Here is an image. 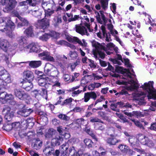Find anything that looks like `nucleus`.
<instances>
[{
  "label": "nucleus",
  "instance_id": "59",
  "mask_svg": "<svg viewBox=\"0 0 156 156\" xmlns=\"http://www.w3.org/2000/svg\"><path fill=\"white\" fill-rule=\"evenodd\" d=\"M73 42H75L77 43L80 45L83 46V44L81 42V41L77 37H74L73 38Z\"/></svg>",
  "mask_w": 156,
  "mask_h": 156
},
{
  "label": "nucleus",
  "instance_id": "27",
  "mask_svg": "<svg viewBox=\"0 0 156 156\" xmlns=\"http://www.w3.org/2000/svg\"><path fill=\"white\" fill-rule=\"evenodd\" d=\"M29 62V66L31 68H36L40 66L41 64L40 61H32L30 62H23L21 63H27Z\"/></svg>",
  "mask_w": 156,
  "mask_h": 156
},
{
  "label": "nucleus",
  "instance_id": "56",
  "mask_svg": "<svg viewBox=\"0 0 156 156\" xmlns=\"http://www.w3.org/2000/svg\"><path fill=\"white\" fill-rule=\"evenodd\" d=\"M128 94L127 91L125 89H122L118 93H116L115 95L116 96L119 94V96L120 95H126Z\"/></svg>",
  "mask_w": 156,
  "mask_h": 156
},
{
  "label": "nucleus",
  "instance_id": "11",
  "mask_svg": "<svg viewBox=\"0 0 156 156\" xmlns=\"http://www.w3.org/2000/svg\"><path fill=\"white\" fill-rule=\"evenodd\" d=\"M38 56L40 57H43V59L47 61L54 62L55 61L54 57L50 55V52L47 51H43L39 53Z\"/></svg>",
  "mask_w": 156,
  "mask_h": 156
},
{
  "label": "nucleus",
  "instance_id": "60",
  "mask_svg": "<svg viewBox=\"0 0 156 156\" xmlns=\"http://www.w3.org/2000/svg\"><path fill=\"white\" fill-rule=\"evenodd\" d=\"M39 90L37 89L34 90L32 91L31 92V94L33 97H34L36 98H37V96H38L39 94Z\"/></svg>",
  "mask_w": 156,
  "mask_h": 156
},
{
  "label": "nucleus",
  "instance_id": "48",
  "mask_svg": "<svg viewBox=\"0 0 156 156\" xmlns=\"http://www.w3.org/2000/svg\"><path fill=\"white\" fill-rule=\"evenodd\" d=\"M132 121L134 122L135 125L139 127L140 129H144V127L143 125L138 120L136 121L135 119H133L131 120Z\"/></svg>",
  "mask_w": 156,
  "mask_h": 156
},
{
  "label": "nucleus",
  "instance_id": "37",
  "mask_svg": "<svg viewBox=\"0 0 156 156\" xmlns=\"http://www.w3.org/2000/svg\"><path fill=\"white\" fill-rule=\"evenodd\" d=\"M10 105L16 106V108H20L23 107V105L21 102H18L13 99L11 100L9 102Z\"/></svg>",
  "mask_w": 156,
  "mask_h": 156
},
{
  "label": "nucleus",
  "instance_id": "38",
  "mask_svg": "<svg viewBox=\"0 0 156 156\" xmlns=\"http://www.w3.org/2000/svg\"><path fill=\"white\" fill-rule=\"evenodd\" d=\"M44 12H45L44 17H50L51 15L55 12V10H53L51 9V10L49 8H48L47 9H44Z\"/></svg>",
  "mask_w": 156,
  "mask_h": 156
},
{
  "label": "nucleus",
  "instance_id": "44",
  "mask_svg": "<svg viewBox=\"0 0 156 156\" xmlns=\"http://www.w3.org/2000/svg\"><path fill=\"white\" fill-rule=\"evenodd\" d=\"M50 37H53L56 39H57L59 38V34L55 31H52L49 34Z\"/></svg>",
  "mask_w": 156,
  "mask_h": 156
},
{
  "label": "nucleus",
  "instance_id": "29",
  "mask_svg": "<svg viewBox=\"0 0 156 156\" xmlns=\"http://www.w3.org/2000/svg\"><path fill=\"white\" fill-rule=\"evenodd\" d=\"M7 22L4 20V18L0 19V31L5 32L7 30Z\"/></svg>",
  "mask_w": 156,
  "mask_h": 156
},
{
  "label": "nucleus",
  "instance_id": "13",
  "mask_svg": "<svg viewBox=\"0 0 156 156\" xmlns=\"http://www.w3.org/2000/svg\"><path fill=\"white\" fill-rule=\"evenodd\" d=\"M63 140V138L57 133L55 136L54 138H52L51 142V145L52 147L59 146Z\"/></svg>",
  "mask_w": 156,
  "mask_h": 156
},
{
  "label": "nucleus",
  "instance_id": "1",
  "mask_svg": "<svg viewBox=\"0 0 156 156\" xmlns=\"http://www.w3.org/2000/svg\"><path fill=\"white\" fill-rule=\"evenodd\" d=\"M11 82L9 73L3 66H0V87L5 88Z\"/></svg>",
  "mask_w": 156,
  "mask_h": 156
},
{
  "label": "nucleus",
  "instance_id": "21",
  "mask_svg": "<svg viewBox=\"0 0 156 156\" xmlns=\"http://www.w3.org/2000/svg\"><path fill=\"white\" fill-rule=\"evenodd\" d=\"M128 140L131 146L133 147H140V145L139 143L137 142L135 137L131 136L129 138Z\"/></svg>",
  "mask_w": 156,
  "mask_h": 156
},
{
  "label": "nucleus",
  "instance_id": "62",
  "mask_svg": "<svg viewBox=\"0 0 156 156\" xmlns=\"http://www.w3.org/2000/svg\"><path fill=\"white\" fill-rule=\"evenodd\" d=\"M67 42L64 40H61L58 41H56L55 44L57 45H64L66 46Z\"/></svg>",
  "mask_w": 156,
  "mask_h": 156
},
{
  "label": "nucleus",
  "instance_id": "15",
  "mask_svg": "<svg viewBox=\"0 0 156 156\" xmlns=\"http://www.w3.org/2000/svg\"><path fill=\"white\" fill-rule=\"evenodd\" d=\"M23 77L29 82L33 81L34 78V73L32 71L28 70L24 71Z\"/></svg>",
  "mask_w": 156,
  "mask_h": 156
},
{
  "label": "nucleus",
  "instance_id": "14",
  "mask_svg": "<svg viewBox=\"0 0 156 156\" xmlns=\"http://www.w3.org/2000/svg\"><path fill=\"white\" fill-rule=\"evenodd\" d=\"M106 142L110 145H115L119 142L121 141L120 140H118L115 138V136L113 134L110 135V137L107 138Z\"/></svg>",
  "mask_w": 156,
  "mask_h": 156
},
{
  "label": "nucleus",
  "instance_id": "24",
  "mask_svg": "<svg viewBox=\"0 0 156 156\" xmlns=\"http://www.w3.org/2000/svg\"><path fill=\"white\" fill-rule=\"evenodd\" d=\"M24 33L28 37H32L34 36L33 27L30 26L24 31Z\"/></svg>",
  "mask_w": 156,
  "mask_h": 156
},
{
  "label": "nucleus",
  "instance_id": "19",
  "mask_svg": "<svg viewBox=\"0 0 156 156\" xmlns=\"http://www.w3.org/2000/svg\"><path fill=\"white\" fill-rule=\"evenodd\" d=\"M9 42L6 40L2 39L0 40V48L4 51L6 52L9 46Z\"/></svg>",
  "mask_w": 156,
  "mask_h": 156
},
{
  "label": "nucleus",
  "instance_id": "26",
  "mask_svg": "<svg viewBox=\"0 0 156 156\" xmlns=\"http://www.w3.org/2000/svg\"><path fill=\"white\" fill-rule=\"evenodd\" d=\"M44 77H40V79L38 80V83L39 86L44 87L46 85L47 83L50 81V78L46 76Z\"/></svg>",
  "mask_w": 156,
  "mask_h": 156
},
{
  "label": "nucleus",
  "instance_id": "49",
  "mask_svg": "<svg viewBox=\"0 0 156 156\" xmlns=\"http://www.w3.org/2000/svg\"><path fill=\"white\" fill-rule=\"evenodd\" d=\"M51 5V4L50 3L43 1L41 5L44 11V9H47L48 8H49Z\"/></svg>",
  "mask_w": 156,
  "mask_h": 156
},
{
  "label": "nucleus",
  "instance_id": "3",
  "mask_svg": "<svg viewBox=\"0 0 156 156\" xmlns=\"http://www.w3.org/2000/svg\"><path fill=\"white\" fill-rule=\"evenodd\" d=\"M44 73L47 75L53 77L57 76L58 74V71L55 67L50 63L46 64Z\"/></svg>",
  "mask_w": 156,
  "mask_h": 156
},
{
  "label": "nucleus",
  "instance_id": "41",
  "mask_svg": "<svg viewBox=\"0 0 156 156\" xmlns=\"http://www.w3.org/2000/svg\"><path fill=\"white\" fill-rule=\"evenodd\" d=\"M7 95V92L3 91L0 92V103L4 104V101Z\"/></svg>",
  "mask_w": 156,
  "mask_h": 156
},
{
  "label": "nucleus",
  "instance_id": "57",
  "mask_svg": "<svg viewBox=\"0 0 156 156\" xmlns=\"http://www.w3.org/2000/svg\"><path fill=\"white\" fill-rule=\"evenodd\" d=\"M42 145V142L40 141L39 143L37 144V142H36L34 145L33 147L34 149L37 150L39 149Z\"/></svg>",
  "mask_w": 156,
  "mask_h": 156
},
{
  "label": "nucleus",
  "instance_id": "64",
  "mask_svg": "<svg viewBox=\"0 0 156 156\" xmlns=\"http://www.w3.org/2000/svg\"><path fill=\"white\" fill-rule=\"evenodd\" d=\"M117 102L115 103L111 104L110 105V108L112 110L116 111L117 110Z\"/></svg>",
  "mask_w": 156,
  "mask_h": 156
},
{
  "label": "nucleus",
  "instance_id": "43",
  "mask_svg": "<svg viewBox=\"0 0 156 156\" xmlns=\"http://www.w3.org/2000/svg\"><path fill=\"white\" fill-rule=\"evenodd\" d=\"M57 116L61 120L65 121H69L70 119V117L69 116H67L66 114H60L59 115H58Z\"/></svg>",
  "mask_w": 156,
  "mask_h": 156
},
{
  "label": "nucleus",
  "instance_id": "12",
  "mask_svg": "<svg viewBox=\"0 0 156 156\" xmlns=\"http://www.w3.org/2000/svg\"><path fill=\"white\" fill-rule=\"evenodd\" d=\"M37 3V1L36 0H26L19 2L17 8L20 7L26 6L28 4L30 6H36Z\"/></svg>",
  "mask_w": 156,
  "mask_h": 156
},
{
  "label": "nucleus",
  "instance_id": "63",
  "mask_svg": "<svg viewBox=\"0 0 156 156\" xmlns=\"http://www.w3.org/2000/svg\"><path fill=\"white\" fill-rule=\"evenodd\" d=\"M12 125H10L8 124L4 125L3 127L4 129L7 131H9L12 129Z\"/></svg>",
  "mask_w": 156,
  "mask_h": 156
},
{
  "label": "nucleus",
  "instance_id": "50",
  "mask_svg": "<svg viewBox=\"0 0 156 156\" xmlns=\"http://www.w3.org/2000/svg\"><path fill=\"white\" fill-rule=\"evenodd\" d=\"M94 12L95 14L97 15L95 16V18H96L98 23L101 24H102L103 23V22L102 20H101L100 18V15L99 12L97 11H95Z\"/></svg>",
  "mask_w": 156,
  "mask_h": 156
},
{
  "label": "nucleus",
  "instance_id": "31",
  "mask_svg": "<svg viewBox=\"0 0 156 156\" xmlns=\"http://www.w3.org/2000/svg\"><path fill=\"white\" fill-rule=\"evenodd\" d=\"M105 44L104 43L100 44L98 43L97 44L95 43L93 44V46L95 47L97 51H101L100 50H103L106 51L107 49L104 46Z\"/></svg>",
  "mask_w": 156,
  "mask_h": 156
},
{
  "label": "nucleus",
  "instance_id": "18",
  "mask_svg": "<svg viewBox=\"0 0 156 156\" xmlns=\"http://www.w3.org/2000/svg\"><path fill=\"white\" fill-rule=\"evenodd\" d=\"M75 28L76 31L82 35H85V33L87 36L89 35V34L88 33L87 29L83 26L76 25Z\"/></svg>",
  "mask_w": 156,
  "mask_h": 156
},
{
  "label": "nucleus",
  "instance_id": "36",
  "mask_svg": "<svg viewBox=\"0 0 156 156\" xmlns=\"http://www.w3.org/2000/svg\"><path fill=\"white\" fill-rule=\"evenodd\" d=\"M118 148L120 149L122 152L125 153H127L129 150L128 146L122 144L118 146Z\"/></svg>",
  "mask_w": 156,
  "mask_h": 156
},
{
  "label": "nucleus",
  "instance_id": "2",
  "mask_svg": "<svg viewBox=\"0 0 156 156\" xmlns=\"http://www.w3.org/2000/svg\"><path fill=\"white\" fill-rule=\"evenodd\" d=\"M154 82L153 81H149L145 82L140 87V88L147 93V97L148 99H152V95L156 93L155 89L154 87Z\"/></svg>",
  "mask_w": 156,
  "mask_h": 156
},
{
  "label": "nucleus",
  "instance_id": "32",
  "mask_svg": "<svg viewBox=\"0 0 156 156\" xmlns=\"http://www.w3.org/2000/svg\"><path fill=\"white\" fill-rule=\"evenodd\" d=\"M83 142L85 145L89 149L94 147L95 145L94 143L89 138H85Z\"/></svg>",
  "mask_w": 156,
  "mask_h": 156
},
{
  "label": "nucleus",
  "instance_id": "28",
  "mask_svg": "<svg viewBox=\"0 0 156 156\" xmlns=\"http://www.w3.org/2000/svg\"><path fill=\"white\" fill-rule=\"evenodd\" d=\"M62 148L63 150H64V152L63 151V153L62 154L61 156H68V154H70L73 150H74L75 149L74 147L72 146L70 147L69 150V153H67V150L68 148V146L66 145L63 144L62 146Z\"/></svg>",
  "mask_w": 156,
  "mask_h": 156
},
{
  "label": "nucleus",
  "instance_id": "51",
  "mask_svg": "<svg viewBox=\"0 0 156 156\" xmlns=\"http://www.w3.org/2000/svg\"><path fill=\"white\" fill-rule=\"evenodd\" d=\"M18 41L20 44L22 45L26 42V39L25 37L22 36L18 38Z\"/></svg>",
  "mask_w": 156,
  "mask_h": 156
},
{
  "label": "nucleus",
  "instance_id": "7",
  "mask_svg": "<svg viewBox=\"0 0 156 156\" xmlns=\"http://www.w3.org/2000/svg\"><path fill=\"white\" fill-rule=\"evenodd\" d=\"M15 96L21 100L27 99L30 97L29 95L21 89H15L14 90Z\"/></svg>",
  "mask_w": 156,
  "mask_h": 156
},
{
  "label": "nucleus",
  "instance_id": "33",
  "mask_svg": "<svg viewBox=\"0 0 156 156\" xmlns=\"http://www.w3.org/2000/svg\"><path fill=\"white\" fill-rule=\"evenodd\" d=\"M85 130L93 139H94L96 141H98V139L97 138L96 136L94 134L93 132L90 130V128L88 129L86 126L85 128Z\"/></svg>",
  "mask_w": 156,
  "mask_h": 156
},
{
  "label": "nucleus",
  "instance_id": "6",
  "mask_svg": "<svg viewBox=\"0 0 156 156\" xmlns=\"http://www.w3.org/2000/svg\"><path fill=\"white\" fill-rule=\"evenodd\" d=\"M101 18L102 19L103 23L104 25L101 26V29L102 30V34L103 37L104 38L106 37V41L107 42H109L110 41H111L112 39L109 40V38H111L110 33L108 32L107 33H106L105 25L107 23V20L105 15L103 14L101 15Z\"/></svg>",
  "mask_w": 156,
  "mask_h": 156
},
{
  "label": "nucleus",
  "instance_id": "39",
  "mask_svg": "<svg viewBox=\"0 0 156 156\" xmlns=\"http://www.w3.org/2000/svg\"><path fill=\"white\" fill-rule=\"evenodd\" d=\"M100 3L101 7L105 11L108 8V0H102Z\"/></svg>",
  "mask_w": 156,
  "mask_h": 156
},
{
  "label": "nucleus",
  "instance_id": "53",
  "mask_svg": "<svg viewBox=\"0 0 156 156\" xmlns=\"http://www.w3.org/2000/svg\"><path fill=\"white\" fill-rule=\"evenodd\" d=\"M39 94L42 96L44 98H47V91L46 89L42 88L41 89V91L40 93Z\"/></svg>",
  "mask_w": 156,
  "mask_h": 156
},
{
  "label": "nucleus",
  "instance_id": "4",
  "mask_svg": "<svg viewBox=\"0 0 156 156\" xmlns=\"http://www.w3.org/2000/svg\"><path fill=\"white\" fill-rule=\"evenodd\" d=\"M50 21V19L44 17L42 19L38 20L35 23L34 26L37 29L44 30L49 27Z\"/></svg>",
  "mask_w": 156,
  "mask_h": 156
},
{
  "label": "nucleus",
  "instance_id": "8",
  "mask_svg": "<svg viewBox=\"0 0 156 156\" xmlns=\"http://www.w3.org/2000/svg\"><path fill=\"white\" fill-rule=\"evenodd\" d=\"M11 108L8 106H5L2 112L3 114H5L4 118L7 122H10L12 121L14 116V113L12 112H10Z\"/></svg>",
  "mask_w": 156,
  "mask_h": 156
},
{
  "label": "nucleus",
  "instance_id": "5",
  "mask_svg": "<svg viewBox=\"0 0 156 156\" xmlns=\"http://www.w3.org/2000/svg\"><path fill=\"white\" fill-rule=\"evenodd\" d=\"M137 139L141 144L151 147L154 145L153 141L141 133L137 134Z\"/></svg>",
  "mask_w": 156,
  "mask_h": 156
},
{
  "label": "nucleus",
  "instance_id": "54",
  "mask_svg": "<svg viewBox=\"0 0 156 156\" xmlns=\"http://www.w3.org/2000/svg\"><path fill=\"white\" fill-rule=\"evenodd\" d=\"M144 115L140 112L133 111V116H136L137 118L143 117Z\"/></svg>",
  "mask_w": 156,
  "mask_h": 156
},
{
  "label": "nucleus",
  "instance_id": "45",
  "mask_svg": "<svg viewBox=\"0 0 156 156\" xmlns=\"http://www.w3.org/2000/svg\"><path fill=\"white\" fill-rule=\"evenodd\" d=\"M50 38L49 34L45 33L39 37L40 40L43 41H47Z\"/></svg>",
  "mask_w": 156,
  "mask_h": 156
},
{
  "label": "nucleus",
  "instance_id": "46",
  "mask_svg": "<svg viewBox=\"0 0 156 156\" xmlns=\"http://www.w3.org/2000/svg\"><path fill=\"white\" fill-rule=\"evenodd\" d=\"M29 48H30V52H35L38 53L39 52V50L35 45L30 44L29 45Z\"/></svg>",
  "mask_w": 156,
  "mask_h": 156
},
{
  "label": "nucleus",
  "instance_id": "55",
  "mask_svg": "<svg viewBox=\"0 0 156 156\" xmlns=\"http://www.w3.org/2000/svg\"><path fill=\"white\" fill-rule=\"evenodd\" d=\"M80 18L79 15H75L73 17V16L72 18H70L68 19V21L69 22H71V21H75Z\"/></svg>",
  "mask_w": 156,
  "mask_h": 156
},
{
  "label": "nucleus",
  "instance_id": "35",
  "mask_svg": "<svg viewBox=\"0 0 156 156\" xmlns=\"http://www.w3.org/2000/svg\"><path fill=\"white\" fill-rule=\"evenodd\" d=\"M90 121L91 123L99 122L105 124L104 121L96 117L92 116L90 117Z\"/></svg>",
  "mask_w": 156,
  "mask_h": 156
},
{
  "label": "nucleus",
  "instance_id": "47",
  "mask_svg": "<svg viewBox=\"0 0 156 156\" xmlns=\"http://www.w3.org/2000/svg\"><path fill=\"white\" fill-rule=\"evenodd\" d=\"M6 98L4 101V104L6 103L9 101H10L14 99V97L13 95L11 94H8L7 93V95H6Z\"/></svg>",
  "mask_w": 156,
  "mask_h": 156
},
{
  "label": "nucleus",
  "instance_id": "58",
  "mask_svg": "<svg viewBox=\"0 0 156 156\" xmlns=\"http://www.w3.org/2000/svg\"><path fill=\"white\" fill-rule=\"evenodd\" d=\"M125 73L127 74V76L130 78H131V76L130 75L131 74L129 69H124L122 73V74H124Z\"/></svg>",
  "mask_w": 156,
  "mask_h": 156
},
{
  "label": "nucleus",
  "instance_id": "30",
  "mask_svg": "<svg viewBox=\"0 0 156 156\" xmlns=\"http://www.w3.org/2000/svg\"><path fill=\"white\" fill-rule=\"evenodd\" d=\"M69 129L66 127H63L62 126H59L57 127V131L59 134L63 136L69 132Z\"/></svg>",
  "mask_w": 156,
  "mask_h": 156
},
{
  "label": "nucleus",
  "instance_id": "22",
  "mask_svg": "<svg viewBox=\"0 0 156 156\" xmlns=\"http://www.w3.org/2000/svg\"><path fill=\"white\" fill-rule=\"evenodd\" d=\"M96 105L94 104V101H93L91 104L88 105L87 109V111H90L91 110V112L93 115L96 113L98 110L101 111L103 110V107H98L97 108H94L93 107Z\"/></svg>",
  "mask_w": 156,
  "mask_h": 156
},
{
  "label": "nucleus",
  "instance_id": "9",
  "mask_svg": "<svg viewBox=\"0 0 156 156\" xmlns=\"http://www.w3.org/2000/svg\"><path fill=\"white\" fill-rule=\"evenodd\" d=\"M7 4L3 9L5 12H9L14 9L17 4L16 0H7Z\"/></svg>",
  "mask_w": 156,
  "mask_h": 156
},
{
  "label": "nucleus",
  "instance_id": "52",
  "mask_svg": "<svg viewBox=\"0 0 156 156\" xmlns=\"http://www.w3.org/2000/svg\"><path fill=\"white\" fill-rule=\"evenodd\" d=\"M70 57L72 58V59H76L77 57V53L76 51H74L72 52L70 51L69 52Z\"/></svg>",
  "mask_w": 156,
  "mask_h": 156
},
{
  "label": "nucleus",
  "instance_id": "23",
  "mask_svg": "<svg viewBox=\"0 0 156 156\" xmlns=\"http://www.w3.org/2000/svg\"><path fill=\"white\" fill-rule=\"evenodd\" d=\"M20 83L22 84V86L23 88L27 91H29L33 87L31 82H27L24 79H23V81L21 82Z\"/></svg>",
  "mask_w": 156,
  "mask_h": 156
},
{
  "label": "nucleus",
  "instance_id": "25",
  "mask_svg": "<svg viewBox=\"0 0 156 156\" xmlns=\"http://www.w3.org/2000/svg\"><path fill=\"white\" fill-rule=\"evenodd\" d=\"M33 112V110L31 108L28 109H24L19 112V114L22 116L27 117L31 113Z\"/></svg>",
  "mask_w": 156,
  "mask_h": 156
},
{
  "label": "nucleus",
  "instance_id": "16",
  "mask_svg": "<svg viewBox=\"0 0 156 156\" xmlns=\"http://www.w3.org/2000/svg\"><path fill=\"white\" fill-rule=\"evenodd\" d=\"M36 113L41 116L40 120L41 121L44 122V123L42 125H46L48 122L47 115L43 111H41L40 109H37L35 111Z\"/></svg>",
  "mask_w": 156,
  "mask_h": 156
},
{
  "label": "nucleus",
  "instance_id": "17",
  "mask_svg": "<svg viewBox=\"0 0 156 156\" xmlns=\"http://www.w3.org/2000/svg\"><path fill=\"white\" fill-rule=\"evenodd\" d=\"M58 133L56 131L52 128L49 129L44 134L45 137L48 140L51 139L54 136H55Z\"/></svg>",
  "mask_w": 156,
  "mask_h": 156
},
{
  "label": "nucleus",
  "instance_id": "34",
  "mask_svg": "<svg viewBox=\"0 0 156 156\" xmlns=\"http://www.w3.org/2000/svg\"><path fill=\"white\" fill-rule=\"evenodd\" d=\"M7 28L9 27L11 30H14L16 25L15 23L13 22L11 20L8 19L7 21Z\"/></svg>",
  "mask_w": 156,
  "mask_h": 156
},
{
  "label": "nucleus",
  "instance_id": "42",
  "mask_svg": "<svg viewBox=\"0 0 156 156\" xmlns=\"http://www.w3.org/2000/svg\"><path fill=\"white\" fill-rule=\"evenodd\" d=\"M98 115L103 120H106L108 119V117L105 112L99 111L97 112Z\"/></svg>",
  "mask_w": 156,
  "mask_h": 156
},
{
  "label": "nucleus",
  "instance_id": "40",
  "mask_svg": "<svg viewBox=\"0 0 156 156\" xmlns=\"http://www.w3.org/2000/svg\"><path fill=\"white\" fill-rule=\"evenodd\" d=\"M73 100V99L72 98H69L66 99L62 102V106L70 105Z\"/></svg>",
  "mask_w": 156,
  "mask_h": 156
},
{
  "label": "nucleus",
  "instance_id": "10",
  "mask_svg": "<svg viewBox=\"0 0 156 156\" xmlns=\"http://www.w3.org/2000/svg\"><path fill=\"white\" fill-rule=\"evenodd\" d=\"M97 96L96 93L94 91H90L85 93L84 96L82 100H84L85 102H88L90 99H92L95 101L97 99Z\"/></svg>",
  "mask_w": 156,
  "mask_h": 156
},
{
  "label": "nucleus",
  "instance_id": "20",
  "mask_svg": "<svg viewBox=\"0 0 156 156\" xmlns=\"http://www.w3.org/2000/svg\"><path fill=\"white\" fill-rule=\"evenodd\" d=\"M18 17L20 21V22L18 23L17 24L16 26L17 28L18 29L23 26L27 27L28 26L29 22L27 20L22 17L20 16H18Z\"/></svg>",
  "mask_w": 156,
  "mask_h": 156
},
{
  "label": "nucleus",
  "instance_id": "61",
  "mask_svg": "<svg viewBox=\"0 0 156 156\" xmlns=\"http://www.w3.org/2000/svg\"><path fill=\"white\" fill-rule=\"evenodd\" d=\"M123 59L124 61V64L125 65L129 67H132V65L130 64L129 60L128 58H124Z\"/></svg>",
  "mask_w": 156,
  "mask_h": 156
}]
</instances>
